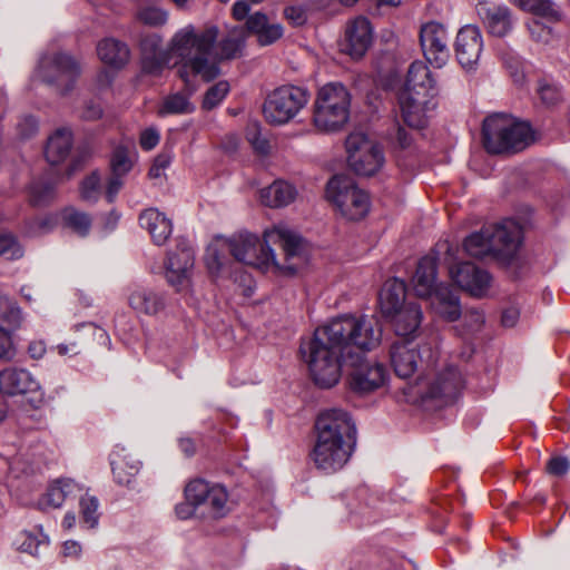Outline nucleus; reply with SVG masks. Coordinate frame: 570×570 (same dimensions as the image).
<instances>
[{"instance_id":"1","label":"nucleus","mask_w":570,"mask_h":570,"mask_svg":"<svg viewBox=\"0 0 570 570\" xmlns=\"http://www.w3.org/2000/svg\"><path fill=\"white\" fill-rule=\"evenodd\" d=\"M382 333L379 321L366 315H343L318 326L299 347L314 383L323 389L337 384L343 362L377 347Z\"/></svg>"},{"instance_id":"2","label":"nucleus","mask_w":570,"mask_h":570,"mask_svg":"<svg viewBox=\"0 0 570 570\" xmlns=\"http://www.w3.org/2000/svg\"><path fill=\"white\" fill-rule=\"evenodd\" d=\"M218 35V27L213 24L203 29L189 24L175 33L170 41V53L177 59L175 66L185 83L186 94L175 92L165 97L157 111L159 116L190 114L195 110L189 97L196 90V79L209 82L220 73L217 63L209 59Z\"/></svg>"},{"instance_id":"3","label":"nucleus","mask_w":570,"mask_h":570,"mask_svg":"<svg viewBox=\"0 0 570 570\" xmlns=\"http://www.w3.org/2000/svg\"><path fill=\"white\" fill-rule=\"evenodd\" d=\"M224 246L233 257L262 272L294 275L305 263L302 238L285 225H275L258 236L240 233L226 240Z\"/></svg>"},{"instance_id":"4","label":"nucleus","mask_w":570,"mask_h":570,"mask_svg":"<svg viewBox=\"0 0 570 570\" xmlns=\"http://www.w3.org/2000/svg\"><path fill=\"white\" fill-rule=\"evenodd\" d=\"M316 442L312 459L317 469L333 473L350 460L355 443L356 429L351 415L340 409L322 412L316 420Z\"/></svg>"},{"instance_id":"5","label":"nucleus","mask_w":570,"mask_h":570,"mask_svg":"<svg viewBox=\"0 0 570 570\" xmlns=\"http://www.w3.org/2000/svg\"><path fill=\"white\" fill-rule=\"evenodd\" d=\"M483 140L485 149L491 154L517 153L533 141L531 127L513 118L498 114L483 121Z\"/></svg>"},{"instance_id":"6","label":"nucleus","mask_w":570,"mask_h":570,"mask_svg":"<svg viewBox=\"0 0 570 570\" xmlns=\"http://www.w3.org/2000/svg\"><path fill=\"white\" fill-rule=\"evenodd\" d=\"M351 95L340 82L323 86L314 104L313 122L317 130L334 132L341 130L350 118Z\"/></svg>"},{"instance_id":"7","label":"nucleus","mask_w":570,"mask_h":570,"mask_svg":"<svg viewBox=\"0 0 570 570\" xmlns=\"http://www.w3.org/2000/svg\"><path fill=\"white\" fill-rule=\"evenodd\" d=\"M390 363L394 373L403 380L414 374L432 371L439 360V351L430 343L415 344L414 340H395L390 346Z\"/></svg>"},{"instance_id":"8","label":"nucleus","mask_w":570,"mask_h":570,"mask_svg":"<svg viewBox=\"0 0 570 570\" xmlns=\"http://www.w3.org/2000/svg\"><path fill=\"white\" fill-rule=\"evenodd\" d=\"M326 198L348 220H360L370 212L368 194L358 188L350 177L343 175L334 176L327 183Z\"/></svg>"},{"instance_id":"9","label":"nucleus","mask_w":570,"mask_h":570,"mask_svg":"<svg viewBox=\"0 0 570 570\" xmlns=\"http://www.w3.org/2000/svg\"><path fill=\"white\" fill-rule=\"evenodd\" d=\"M80 72V65L72 56L52 52L40 58L36 75L58 94L66 95L73 89Z\"/></svg>"},{"instance_id":"10","label":"nucleus","mask_w":570,"mask_h":570,"mask_svg":"<svg viewBox=\"0 0 570 570\" xmlns=\"http://www.w3.org/2000/svg\"><path fill=\"white\" fill-rule=\"evenodd\" d=\"M308 92L297 86H282L273 90L265 100L263 112L273 125L292 120L307 104Z\"/></svg>"},{"instance_id":"11","label":"nucleus","mask_w":570,"mask_h":570,"mask_svg":"<svg viewBox=\"0 0 570 570\" xmlns=\"http://www.w3.org/2000/svg\"><path fill=\"white\" fill-rule=\"evenodd\" d=\"M347 163L357 175L372 176L384 164L381 147L362 131L351 132L345 140Z\"/></svg>"},{"instance_id":"12","label":"nucleus","mask_w":570,"mask_h":570,"mask_svg":"<svg viewBox=\"0 0 570 570\" xmlns=\"http://www.w3.org/2000/svg\"><path fill=\"white\" fill-rule=\"evenodd\" d=\"M185 499L204 507L206 517L218 520L230 512L229 497L225 487L209 484L203 479H195L185 487Z\"/></svg>"},{"instance_id":"13","label":"nucleus","mask_w":570,"mask_h":570,"mask_svg":"<svg viewBox=\"0 0 570 570\" xmlns=\"http://www.w3.org/2000/svg\"><path fill=\"white\" fill-rule=\"evenodd\" d=\"M194 265V248L186 239H178L175 249H171L167 256V282L177 291L187 289L190 285Z\"/></svg>"},{"instance_id":"14","label":"nucleus","mask_w":570,"mask_h":570,"mask_svg":"<svg viewBox=\"0 0 570 570\" xmlns=\"http://www.w3.org/2000/svg\"><path fill=\"white\" fill-rule=\"evenodd\" d=\"M351 366L350 384L352 390L360 393H370L382 387L389 377L385 366L375 361L364 360L363 356L345 360L343 366Z\"/></svg>"},{"instance_id":"15","label":"nucleus","mask_w":570,"mask_h":570,"mask_svg":"<svg viewBox=\"0 0 570 570\" xmlns=\"http://www.w3.org/2000/svg\"><path fill=\"white\" fill-rule=\"evenodd\" d=\"M417 395L422 399H441L445 403L454 400L463 386L462 375L454 366H445L435 373L426 384L420 376L417 382Z\"/></svg>"},{"instance_id":"16","label":"nucleus","mask_w":570,"mask_h":570,"mask_svg":"<svg viewBox=\"0 0 570 570\" xmlns=\"http://www.w3.org/2000/svg\"><path fill=\"white\" fill-rule=\"evenodd\" d=\"M448 32L443 24L430 21L421 27L420 43L425 59L435 68L445 66L450 58Z\"/></svg>"},{"instance_id":"17","label":"nucleus","mask_w":570,"mask_h":570,"mask_svg":"<svg viewBox=\"0 0 570 570\" xmlns=\"http://www.w3.org/2000/svg\"><path fill=\"white\" fill-rule=\"evenodd\" d=\"M452 281L474 297L487 295L491 286V275L472 263H461L450 267Z\"/></svg>"},{"instance_id":"18","label":"nucleus","mask_w":570,"mask_h":570,"mask_svg":"<svg viewBox=\"0 0 570 570\" xmlns=\"http://www.w3.org/2000/svg\"><path fill=\"white\" fill-rule=\"evenodd\" d=\"M373 42V27L363 16L347 21L344 32L343 51L353 59L362 58Z\"/></svg>"},{"instance_id":"19","label":"nucleus","mask_w":570,"mask_h":570,"mask_svg":"<svg viewBox=\"0 0 570 570\" xmlns=\"http://www.w3.org/2000/svg\"><path fill=\"white\" fill-rule=\"evenodd\" d=\"M483 49V39L476 26L462 27L455 40V56L465 70L475 69Z\"/></svg>"},{"instance_id":"20","label":"nucleus","mask_w":570,"mask_h":570,"mask_svg":"<svg viewBox=\"0 0 570 570\" xmlns=\"http://www.w3.org/2000/svg\"><path fill=\"white\" fill-rule=\"evenodd\" d=\"M399 340H414L423 320L421 306L409 302L403 308L384 316Z\"/></svg>"},{"instance_id":"21","label":"nucleus","mask_w":570,"mask_h":570,"mask_svg":"<svg viewBox=\"0 0 570 570\" xmlns=\"http://www.w3.org/2000/svg\"><path fill=\"white\" fill-rule=\"evenodd\" d=\"M39 381L26 368L8 367L0 372V391L7 395L38 393Z\"/></svg>"},{"instance_id":"22","label":"nucleus","mask_w":570,"mask_h":570,"mask_svg":"<svg viewBox=\"0 0 570 570\" xmlns=\"http://www.w3.org/2000/svg\"><path fill=\"white\" fill-rule=\"evenodd\" d=\"M492 254L510 256L514 254L521 242V228L513 220H505L493 227H488Z\"/></svg>"},{"instance_id":"23","label":"nucleus","mask_w":570,"mask_h":570,"mask_svg":"<svg viewBox=\"0 0 570 570\" xmlns=\"http://www.w3.org/2000/svg\"><path fill=\"white\" fill-rule=\"evenodd\" d=\"M479 18L487 32L497 38L507 37L515 23L511 9L504 4L479 8Z\"/></svg>"},{"instance_id":"24","label":"nucleus","mask_w":570,"mask_h":570,"mask_svg":"<svg viewBox=\"0 0 570 570\" xmlns=\"http://www.w3.org/2000/svg\"><path fill=\"white\" fill-rule=\"evenodd\" d=\"M115 481L129 485L140 470V461L125 446L116 445L109 456Z\"/></svg>"},{"instance_id":"25","label":"nucleus","mask_w":570,"mask_h":570,"mask_svg":"<svg viewBox=\"0 0 570 570\" xmlns=\"http://www.w3.org/2000/svg\"><path fill=\"white\" fill-rule=\"evenodd\" d=\"M128 304L139 315L155 316L164 311L166 301L163 294L137 286L129 293Z\"/></svg>"},{"instance_id":"26","label":"nucleus","mask_w":570,"mask_h":570,"mask_svg":"<svg viewBox=\"0 0 570 570\" xmlns=\"http://www.w3.org/2000/svg\"><path fill=\"white\" fill-rule=\"evenodd\" d=\"M246 35L256 36L259 46H271L279 40L284 35V28L281 23H269L268 18L263 12H255L246 20Z\"/></svg>"},{"instance_id":"27","label":"nucleus","mask_w":570,"mask_h":570,"mask_svg":"<svg viewBox=\"0 0 570 570\" xmlns=\"http://www.w3.org/2000/svg\"><path fill=\"white\" fill-rule=\"evenodd\" d=\"M139 224L158 246L164 245L173 233L171 220L157 208L145 209L139 215Z\"/></svg>"},{"instance_id":"28","label":"nucleus","mask_w":570,"mask_h":570,"mask_svg":"<svg viewBox=\"0 0 570 570\" xmlns=\"http://www.w3.org/2000/svg\"><path fill=\"white\" fill-rule=\"evenodd\" d=\"M96 51L99 60L104 65L116 70L125 67L130 57L128 46L111 37L100 40L97 43Z\"/></svg>"},{"instance_id":"29","label":"nucleus","mask_w":570,"mask_h":570,"mask_svg":"<svg viewBox=\"0 0 570 570\" xmlns=\"http://www.w3.org/2000/svg\"><path fill=\"white\" fill-rule=\"evenodd\" d=\"M436 281V258L428 255L422 257L412 279L414 291L420 297H431L438 285ZM441 285H439L440 287Z\"/></svg>"},{"instance_id":"30","label":"nucleus","mask_w":570,"mask_h":570,"mask_svg":"<svg viewBox=\"0 0 570 570\" xmlns=\"http://www.w3.org/2000/svg\"><path fill=\"white\" fill-rule=\"evenodd\" d=\"M246 30L244 27L236 26L229 29L228 33L218 42V52L216 57L213 56V49H210L209 59L218 62L222 60H233L239 58L243 55L246 45Z\"/></svg>"},{"instance_id":"31","label":"nucleus","mask_w":570,"mask_h":570,"mask_svg":"<svg viewBox=\"0 0 570 570\" xmlns=\"http://www.w3.org/2000/svg\"><path fill=\"white\" fill-rule=\"evenodd\" d=\"M405 283L399 278L387 279L379 295V304L381 313L384 316L407 305Z\"/></svg>"},{"instance_id":"32","label":"nucleus","mask_w":570,"mask_h":570,"mask_svg":"<svg viewBox=\"0 0 570 570\" xmlns=\"http://www.w3.org/2000/svg\"><path fill=\"white\" fill-rule=\"evenodd\" d=\"M435 88V81L431 77V71L422 61L411 63L404 89L415 96L428 97Z\"/></svg>"},{"instance_id":"33","label":"nucleus","mask_w":570,"mask_h":570,"mask_svg":"<svg viewBox=\"0 0 570 570\" xmlns=\"http://www.w3.org/2000/svg\"><path fill=\"white\" fill-rule=\"evenodd\" d=\"M297 197V189L285 180H275L269 186L262 188L259 198L262 204L271 208H281L292 204Z\"/></svg>"},{"instance_id":"34","label":"nucleus","mask_w":570,"mask_h":570,"mask_svg":"<svg viewBox=\"0 0 570 570\" xmlns=\"http://www.w3.org/2000/svg\"><path fill=\"white\" fill-rule=\"evenodd\" d=\"M81 492V488L71 479H59L55 481L42 495L39 505L42 509H58L71 497Z\"/></svg>"},{"instance_id":"35","label":"nucleus","mask_w":570,"mask_h":570,"mask_svg":"<svg viewBox=\"0 0 570 570\" xmlns=\"http://www.w3.org/2000/svg\"><path fill=\"white\" fill-rule=\"evenodd\" d=\"M425 98L412 95L409 91H401L399 104L404 122L411 128H423L426 124L424 108Z\"/></svg>"},{"instance_id":"36","label":"nucleus","mask_w":570,"mask_h":570,"mask_svg":"<svg viewBox=\"0 0 570 570\" xmlns=\"http://www.w3.org/2000/svg\"><path fill=\"white\" fill-rule=\"evenodd\" d=\"M431 298L433 311L449 322L456 321L461 315L459 297L448 287L440 286Z\"/></svg>"},{"instance_id":"37","label":"nucleus","mask_w":570,"mask_h":570,"mask_svg":"<svg viewBox=\"0 0 570 570\" xmlns=\"http://www.w3.org/2000/svg\"><path fill=\"white\" fill-rule=\"evenodd\" d=\"M72 132L69 129H58L49 137L46 147V158L51 165H58L67 159L72 147Z\"/></svg>"},{"instance_id":"38","label":"nucleus","mask_w":570,"mask_h":570,"mask_svg":"<svg viewBox=\"0 0 570 570\" xmlns=\"http://www.w3.org/2000/svg\"><path fill=\"white\" fill-rule=\"evenodd\" d=\"M137 160V153L134 144H119L110 156V170L114 175L126 176Z\"/></svg>"},{"instance_id":"39","label":"nucleus","mask_w":570,"mask_h":570,"mask_svg":"<svg viewBox=\"0 0 570 570\" xmlns=\"http://www.w3.org/2000/svg\"><path fill=\"white\" fill-rule=\"evenodd\" d=\"M514 3L522 10L532 12L533 18L547 20L549 23L561 19L560 10L550 0H515Z\"/></svg>"},{"instance_id":"40","label":"nucleus","mask_w":570,"mask_h":570,"mask_svg":"<svg viewBox=\"0 0 570 570\" xmlns=\"http://www.w3.org/2000/svg\"><path fill=\"white\" fill-rule=\"evenodd\" d=\"M23 316L17 302L0 294V327L8 332L19 328Z\"/></svg>"},{"instance_id":"41","label":"nucleus","mask_w":570,"mask_h":570,"mask_svg":"<svg viewBox=\"0 0 570 570\" xmlns=\"http://www.w3.org/2000/svg\"><path fill=\"white\" fill-rule=\"evenodd\" d=\"M48 543L49 538L42 532L41 527H39L38 533H32L29 531L20 532L13 542L19 551L29 553L31 556H36L38 553V549L41 546H47Z\"/></svg>"},{"instance_id":"42","label":"nucleus","mask_w":570,"mask_h":570,"mask_svg":"<svg viewBox=\"0 0 570 570\" xmlns=\"http://www.w3.org/2000/svg\"><path fill=\"white\" fill-rule=\"evenodd\" d=\"M464 249L470 256L476 258L492 254L488 227L468 236L464 240Z\"/></svg>"},{"instance_id":"43","label":"nucleus","mask_w":570,"mask_h":570,"mask_svg":"<svg viewBox=\"0 0 570 570\" xmlns=\"http://www.w3.org/2000/svg\"><path fill=\"white\" fill-rule=\"evenodd\" d=\"M99 502L94 495L85 493L80 497L79 509H80V525L85 529H94L97 527L99 521Z\"/></svg>"},{"instance_id":"44","label":"nucleus","mask_w":570,"mask_h":570,"mask_svg":"<svg viewBox=\"0 0 570 570\" xmlns=\"http://www.w3.org/2000/svg\"><path fill=\"white\" fill-rule=\"evenodd\" d=\"M62 222L67 227L80 236H86L91 227L90 217L72 207L63 209Z\"/></svg>"},{"instance_id":"45","label":"nucleus","mask_w":570,"mask_h":570,"mask_svg":"<svg viewBox=\"0 0 570 570\" xmlns=\"http://www.w3.org/2000/svg\"><path fill=\"white\" fill-rule=\"evenodd\" d=\"M228 91L229 83L227 81L216 82L206 91L203 99V108L210 110L217 107L224 100Z\"/></svg>"},{"instance_id":"46","label":"nucleus","mask_w":570,"mask_h":570,"mask_svg":"<svg viewBox=\"0 0 570 570\" xmlns=\"http://www.w3.org/2000/svg\"><path fill=\"white\" fill-rule=\"evenodd\" d=\"M527 28L532 40L541 43H549L552 38V28L539 18H531L527 22Z\"/></svg>"},{"instance_id":"47","label":"nucleus","mask_w":570,"mask_h":570,"mask_svg":"<svg viewBox=\"0 0 570 570\" xmlns=\"http://www.w3.org/2000/svg\"><path fill=\"white\" fill-rule=\"evenodd\" d=\"M22 255L23 250L14 236L9 233H0V256L7 259H17Z\"/></svg>"},{"instance_id":"48","label":"nucleus","mask_w":570,"mask_h":570,"mask_svg":"<svg viewBox=\"0 0 570 570\" xmlns=\"http://www.w3.org/2000/svg\"><path fill=\"white\" fill-rule=\"evenodd\" d=\"M246 138L254 150L259 155H267L271 151L269 140L262 134L258 126H252L246 130Z\"/></svg>"},{"instance_id":"49","label":"nucleus","mask_w":570,"mask_h":570,"mask_svg":"<svg viewBox=\"0 0 570 570\" xmlns=\"http://www.w3.org/2000/svg\"><path fill=\"white\" fill-rule=\"evenodd\" d=\"M53 185L49 183H35L30 188V200L33 205L40 206L52 199Z\"/></svg>"},{"instance_id":"50","label":"nucleus","mask_w":570,"mask_h":570,"mask_svg":"<svg viewBox=\"0 0 570 570\" xmlns=\"http://www.w3.org/2000/svg\"><path fill=\"white\" fill-rule=\"evenodd\" d=\"M138 18L146 24L158 27L167 21V12L160 8L147 7L139 11Z\"/></svg>"},{"instance_id":"51","label":"nucleus","mask_w":570,"mask_h":570,"mask_svg":"<svg viewBox=\"0 0 570 570\" xmlns=\"http://www.w3.org/2000/svg\"><path fill=\"white\" fill-rule=\"evenodd\" d=\"M100 177L97 173H92L81 184V197L85 200H96L100 194Z\"/></svg>"},{"instance_id":"52","label":"nucleus","mask_w":570,"mask_h":570,"mask_svg":"<svg viewBox=\"0 0 570 570\" xmlns=\"http://www.w3.org/2000/svg\"><path fill=\"white\" fill-rule=\"evenodd\" d=\"M205 262L212 274L222 275L225 273V263L216 245H210L207 248Z\"/></svg>"},{"instance_id":"53","label":"nucleus","mask_w":570,"mask_h":570,"mask_svg":"<svg viewBox=\"0 0 570 570\" xmlns=\"http://www.w3.org/2000/svg\"><path fill=\"white\" fill-rule=\"evenodd\" d=\"M284 17L292 26L302 27L307 22V8L301 4L287 6Z\"/></svg>"},{"instance_id":"54","label":"nucleus","mask_w":570,"mask_h":570,"mask_svg":"<svg viewBox=\"0 0 570 570\" xmlns=\"http://www.w3.org/2000/svg\"><path fill=\"white\" fill-rule=\"evenodd\" d=\"M14 356L10 332L0 327V361H9Z\"/></svg>"},{"instance_id":"55","label":"nucleus","mask_w":570,"mask_h":570,"mask_svg":"<svg viewBox=\"0 0 570 570\" xmlns=\"http://www.w3.org/2000/svg\"><path fill=\"white\" fill-rule=\"evenodd\" d=\"M160 140L159 131L156 128H147L141 131L139 137V145L144 150L154 149Z\"/></svg>"},{"instance_id":"56","label":"nucleus","mask_w":570,"mask_h":570,"mask_svg":"<svg viewBox=\"0 0 570 570\" xmlns=\"http://www.w3.org/2000/svg\"><path fill=\"white\" fill-rule=\"evenodd\" d=\"M464 322L470 331H479L484 323V314L476 308H470L464 313Z\"/></svg>"},{"instance_id":"57","label":"nucleus","mask_w":570,"mask_h":570,"mask_svg":"<svg viewBox=\"0 0 570 570\" xmlns=\"http://www.w3.org/2000/svg\"><path fill=\"white\" fill-rule=\"evenodd\" d=\"M538 91L541 100L547 105H553L560 99L559 90L552 85L540 83Z\"/></svg>"},{"instance_id":"58","label":"nucleus","mask_w":570,"mask_h":570,"mask_svg":"<svg viewBox=\"0 0 570 570\" xmlns=\"http://www.w3.org/2000/svg\"><path fill=\"white\" fill-rule=\"evenodd\" d=\"M38 130V121L32 116H27L18 124V131L22 138H29Z\"/></svg>"},{"instance_id":"59","label":"nucleus","mask_w":570,"mask_h":570,"mask_svg":"<svg viewBox=\"0 0 570 570\" xmlns=\"http://www.w3.org/2000/svg\"><path fill=\"white\" fill-rule=\"evenodd\" d=\"M547 469L550 474L562 476L569 470V461L562 456L552 458L549 460Z\"/></svg>"},{"instance_id":"60","label":"nucleus","mask_w":570,"mask_h":570,"mask_svg":"<svg viewBox=\"0 0 570 570\" xmlns=\"http://www.w3.org/2000/svg\"><path fill=\"white\" fill-rule=\"evenodd\" d=\"M122 177L124 176H121V175L111 174L108 185H107V189H106V197H107L108 202H110V203L114 202L115 197L121 189V187L124 185Z\"/></svg>"},{"instance_id":"61","label":"nucleus","mask_w":570,"mask_h":570,"mask_svg":"<svg viewBox=\"0 0 570 570\" xmlns=\"http://www.w3.org/2000/svg\"><path fill=\"white\" fill-rule=\"evenodd\" d=\"M198 507L199 505H196V503L186 499V502L179 503L175 507V513L180 520H187L195 515Z\"/></svg>"},{"instance_id":"62","label":"nucleus","mask_w":570,"mask_h":570,"mask_svg":"<svg viewBox=\"0 0 570 570\" xmlns=\"http://www.w3.org/2000/svg\"><path fill=\"white\" fill-rule=\"evenodd\" d=\"M164 66H165L164 61H161L157 57L145 58L142 61V70L146 73H149L153 76L160 75L164 69Z\"/></svg>"},{"instance_id":"63","label":"nucleus","mask_w":570,"mask_h":570,"mask_svg":"<svg viewBox=\"0 0 570 570\" xmlns=\"http://www.w3.org/2000/svg\"><path fill=\"white\" fill-rule=\"evenodd\" d=\"M102 116V108L98 102H88L82 111V118L87 120H96Z\"/></svg>"},{"instance_id":"64","label":"nucleus","mask_w":570,"mask_h":570,"mask_svg":"<svg viewBox=\"0 0 570 570\" xmlns=\"http://www.w3.org/2000/svg\"><path fill=\"white\" fill-rule=\"evenodd\" d=\"M47 347L43 341H32L28 346V354L33 360H39L46 354Z\"/></svg>"}]
</instances>
